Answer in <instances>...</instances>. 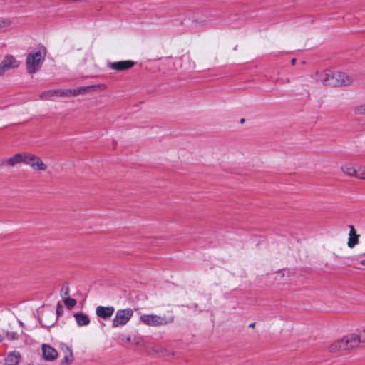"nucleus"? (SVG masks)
Returning a JSON list of instances; mask_svg holds the SVG:
<instances>
[{"instance_id": "1", "label": "nucleus", "mask_w": 365, "mask_h": 365, "mask_svg": "<svg viewBox=\"0 0 365 365\" xmlns=\"http://www.w3.org/2000/svg\"><path fill=\"white\" fill-rule=\"evenodd\" d=\"M316 81L332 87H349L354 83V78L349 73L331 68L317 71Z\"/></svg>"}, {"instance_id": "2", "label": "nucleus", "mask_w": 365, "mask_h": 365, "mask_svg": "<svg viewBox=\"0 0 365 365\" xmlns=\"http://www.w3.org/2000/svg\"><path fill=\"white\" fill-rule=\"evenodd\" d=\"M140 322L147 327H160L172 324L174 317L170 314H142L139 317Z\"/></svg>"}, {"instance_id": "3", "label": "nucleus", "mask_w": 365, "mask_h": 365, "mask_svg": "<svg viewBox=\"0 0 365 365\" xmlns=\"http://www.w3.org/2000/svg\"><path fill=\"white\" fill-rule=\"evenodd\" d=\"M46 51L38 48L31 51L26 58V65L29 73H34L38 71L44 61Z\"/></svg>"}, {"instance_id": "4", "label": "nucleus", "mask_w": 365, "mask_h": 365, "mask_svg": "<svg viewBox=\"0 0 365 365\" xmlns=\"http://www.w3.org/2000/svg\"><path fill=\"white\" fill-rule=\"evenodd\" d=\"M133 310L130 308L118 309L111 321L113 328L125 326L133 316Z\"/></svg>"}, {"instance_id": "5", "label": "nucleus", "mask_w": 365, "mask_h": 365, "mask_svg": "<svg viewBox=\"0 0 365 365\" xmlns=\"http://www.w3.org/2000/svg\"><path fill=\"white\" fill-rule=\"evenodd\" d=\"M85 88L78 90H51L42 93L41 95V98H48L52 96H77L78 94L85 91Z\"/></svg>"}, {"instance_id": "6", "label": "nucleus", "mask_w": 365, "mask_h": 365, "mask_svg": "<svg viewBox=\"0 0 365 365\" xmlns=\"http://www.w3.org/2000/svg\"><path fill=\"white\" fill-rule=\"evenodd\" d=\"M19 61L11 55H6L0 63V74L3 76L7 71L19 66Z\"/></svg>"}, {"instance_id": "7", "label": "nucleus", "mask_w": 365, "mask_h": 365, "mask_svg": "<svg viewBox=\"0 0 365 365\" xmlns=\"http://www.w3.org/2000/svg\"><path fill=\"white\" fill-rule=\"evenodd\" d=\"M26 165L37 171H45L48 168L40 157L29 152L27 157Z\"/></svg>"}, {"instance_id": "8", "label": "nucleus", "mask_w": 365, "mask_h": 365, "mask_svg": "<svg viewBox=\"0 0 365 365\" xmlns=\"http://www.w3.org/2000/svg\"><path fill=\"white\" fill-rule=\"evenodd\" d=\"M148 346L145 348L150 354H156L158 356H173V352L166 348L162 346L161 344H147Z\"/></svg>"}, {"instance_id": "9", "label": "nucleus", "mask_w": 365, "mask_h": 365, "mask_svg": "<svg viewBox=\"0 0 365 365\" xmlns=\"http://www.w3.org/2000/svg\"><path fill=\"white\" fill-rule=\"evenodd\" d=\"M28 155L29 152L17 153L6 159L4 163L6 165L9 167H14L16 165L20 163H24L26 165Z\"/></svg>"}, {"instance_id": "10", "label": "nucleus", "mask_w": 365, "mask_h": 365, "mask_svg": "<svg viewBox=\"0 0 365 365\" xmlns=\"http://www.w3.org/2000/svg\"><path fill=\"white\" fill-rule=\"evenodd\" d=\"M135 64V63L132 61H121L109 63L108 66L112 70L123 71L133 68Z\"/></svg>"}, {"instance_id": "11", "label": "nucleus", "mask_w": 365, "mask_h": 365, "mask_svg": "<svg viewBox=\"0 0 365 365\" xmlns=\"http://www.w3.org/2000/svg\"><path fill=\"white\" fill-rule=\"evenodd\" d=\"M43 357L46 361H53L57 356V351L47 344H42Z\"/></svg>"}, {"instance_id": "12", "label": "nucleus", "mask_w": 365, "mask_h": 365, "mask_svg": "<svg viewBox=\"0 0 365 365\" xmlns=\"http://www.w3.org/2000/svg\"><path fill=\"white\" fill-rule=\"evenodd\" d=\"M115 312L113 307L98 306L96 309V315L103 319H109Z\"/></svg>"}, {"instance_id": "13", "label": "nucleus", "mask_w": 365, "mask_h": 365, "mask_svg": "<svg viewBox=\"0 0 365 365\" xmlns=\"http://www.w3.org/2000/svg\"><path fill=\"white\" fill-rule=\"evenodd\" d=\"M341 170L347 176L356 178L358 166H356L352 163H346L341 165Z\"/></svg>"}, {"instance_id": "14", "label": "nucleus", "mask_w": 365, "mask_h": 365, "mask_svg": "<svg viewBox=\"0 0 365 365\" xmlns=\"http://www.w3.org/2000/svg\"><path fill=\"white\" fill-rule=\"evenodd\" d=\"M344 342H361L365 341V328L361 331L360 334L352 333L346 335L343 339Z\"/></svg>"}, {"instance_id": "15", "label": "nucleus", "mask_w": 365, "mask_h": 365, "mask_svg": "<svg viewBox=\"0 0 365 365\" xmlns=\"http://www.w3.org/2000/svg\"><path fill=\"white\" fill-rule=\"evenodd\" d=\"M21 358V355L19 352L14 351L10 352L8 356L5 358V364L6 365H18L19 363V360Z\"/></svg>"}, {"instance_id": "16", "label": "nucleus", "mask_w": 365, "mask_h": 365, "mask_svg": "<svg viewBox=\"0 0 365 365\" xmlns=\"http://www.w3.org/2000/svg\"><path fill=\"white\" fill-rule=\"evenodd\" d=\"M350 231L349 234L348 246L353 248L359 243V235L356 234V230L353 225H349Z\"/></svg>"}, {"instance_id": "17", "label": "nucleus", "mask_w": 365, "mask_h": 365, "mask_svg": "<svg viewBox=\"0 0 365 365\" xmlns=\"http://www.w3.org/2000/svg\"><path fill=\"white\" fill-rule=\"evenodd\" d=\"M74 317L78 326H87L90 323V319L88 315L82 312L76 313Z\"/></svg>"}, {"instance_id": "18", "label": "nucleus", "mask_w": 365, "mask_h": 365, "mask_svg": "<svg viewBox=\"0 0 365 365\" xmlns=\"http://www.w3.org/2000/svg\"><path fill=\"white\" fill-rule=\"evenodd\" d=\"M348 345L349 344H330L328 349L330 352L335 353L342 349L346 350L354 347L353 346L349 347Z\"/></svg>"}, {"instance_id": "19", "label": "nucleus", "mask_w": 365, "mask_h": 365, "mask_svg": "<svg viewBox=\"0 0 365 365\" xmlns=\"http://www.w3.org/2000/svg\"><path fill=\"white\" fill-rule=\"evenodd\" d=\"M67 349H68V352L61 360V363H60L61 365H69L73 361V357L71 350L68 347H67Z\"/></svg>"}, {"instance_id": "20", "label": "nucleus", "mask_w": 365, "mask_h": 365, "mask_svg": "<svg viewBox=\"0 0 365 365\" xmlns=\"http://www.w3.org/2000/svg\"><path fill=\"white\" fill-rule=\"evenodd\" d=\"M12 24V20L9 18L0 19V29L9 27Z\"/></svg>"}, {"instance_id": "21", "label": "nucleus", "mask_w": 365, "mask_h": 365, "mask_svg": "<svg viewBox=\"0 0 365 365\" xmlns=\"http://www.w3.org/2000/svg\"><path fill=\"white\" fill-rule=\"evenodd\" d=\"M359 179L365 180V166L358 165L357 176Z\"/></svg>"}, {"instance_id": "22", "label": "nucleus", "mask_w": 365, "mask_h": 365, "mask_svg": "<svg viewBox=\"0 0 365 365\" xmlns=\"http://www.w3.org/2000/svg\"><path fill=\"white\" fill-rule=\"evenodd\" d=\"M64 304L68 308L71 309L76 305V301L71 298H66L64 299Z\"/></svg>"}, {"instance_id": "23", "label": "nucleus", "mask_w": 365, "mask_h": 365, "mask_svg": "<svg viewBox=\"0 0 365 365\" xmlns=\"http://www.w3.org/2000/svg\"><path fill=\"white\" fill-rule=\"evenodd\" d=\"M355 113L357 114H365V103L356 107Z\"/></svg>"}, {"instance_id": "24", "label": "nucleus", "mask_w": 365, "mask_h": 365, "mask_svg": "<svg viewBox=\"0 0 365 365\" xmlns=\"http://www.w3.org/2000/svg\"><path fill=\"white\" fill-rule=\"evenodd\" d=\"M9 340H16L17 338H16L15 334H12V336L10 338H9Z\"/></svg>"}, {"instance_id": "25", "label": "nucleus", "mask_w": 365, "mask_h": 365, "mask_svg": "<svg viewBox=\"0 0 365 365\" xmlns=\"http://www.w3.org/2000/svg\"><path fill=\"white\" fill-rule=\"evenodd\" d=\"M361 264L362 265L365 266V259H364V260H362V261L361 262Z\"/></svg>"}, {"instance_id": "26", "label": "nucleus", "mask_w": 365, "mask_h": 365, "mask_svg": "<svg viewBox=\"0 0 365 365\" xmlns=\"http://www.w3.org/2000/svg\"><path fill=\"white\" fill-rule=\"evenodd\" d=\"M2 340H3V339H2V337L0 336V341H2Z\"/></svg>"}, {"instance_id": "27", "label": "nucleus", "mask_w": 365, "mask_h": 365, "mask_svg": "<svg viewBox=\"0 0 365 365\" xmlns=\"http://www.w3.org/2000/svg\"><path fill=\"white\" fill-rule=\"evenodd\" d=\"M294 62H295V60H294V59H293V60H292V63H294Z\"/></svg>"}]
</instances>
